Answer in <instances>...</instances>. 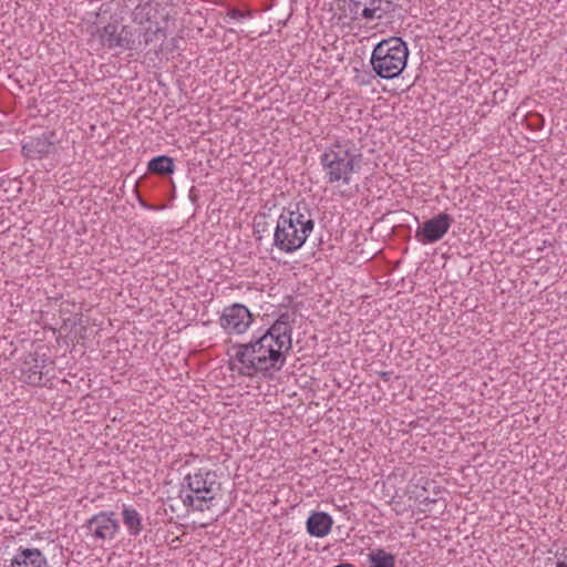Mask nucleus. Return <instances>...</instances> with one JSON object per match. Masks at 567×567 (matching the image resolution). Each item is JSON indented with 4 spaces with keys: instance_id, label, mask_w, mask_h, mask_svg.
<instances>
[{
    "instance_id": "obj_8",
    "label": "nucleus",
    "mask_w": 567,
    "mask_h": 567,
    "mask_svg": "<svg viewBox=\"0 0 567 567\" xmlns=\"http://www.w3.org/2000/svg\"><path fill=\"white\" fill-rule=\"evenodd\" d=\"M97 33L103 47L109 49L137 50L134 33L127 25H118L116 22H111L99 29Z\"/></svg>"
},
{
    "instance_id": "obj_15",
    "label": "nucleus",
    "mask_w": 567,
    "mask_h": 567,
    "mask_svg": "<svg viewBox=\"0 0 567 567\" xmlns=\"http://www.w3.org/2000/svg\"><path fill=\"white\" fill-rule=\"evenodd\" d=\"M122 518L130 536L136 537L142 533L143 519L136 508L123 505Z\"/></svg>"
},
{
    "instance_id": "obj_7",
    "label": "nucleus",
    "mask_w": 567,
    "mask_h": 567,
    "mask_svg": "<svg viewBox=\"0 0 567 567\" xmlns=\"http://www.w3.org/2000/svg\"><path fill=\"white\" fill-rule=\"evenodd\" d=\"M254 319L250 310L243 303H233L224 308L219 324L227 334H243Z\"/></svg>"
},
{
    "instance_id": "obj_4",
    "label": "nucleus",
    "mask_w": 567,
    "mask_h": 567,
    "mask_svg": "<svg viewBox=\"0 0 567 567\" xmlns=\"http://www.w3.org/2000/svg\"><path fill=\"white\" fill-rule=\"evenodd\" d=\"M168 12L157 0L138 3L132 12L137 25V49L148 45L162 47L167 37Z\"/></svg>"
},
{
    "instance_id": "obj_11",
    "label": "nucleus",
    "mask_w": 567,
    "mask_h": 567,
    "mask_svg": "<svg viewBox=\"0 0 567 567\" xmlns=\"http://www.w3.org/2000/svg\"><path fill=\"white\" fill-rule=\"evenodd\" d=\"M453 221L451 215L440 213L417 227L414 237L422 245L434 244L449 233Z\"/></svg>"
},
{
    "instance_id": "obj_19",
    "label": "nucleus",
    "mask_w": 567,
    "mask_h": 567,
    "mask_svg": "<svg viewBox=\"0 0 567 567\" xmlns=\"http://www.w3.org/2000/svg\"><path fill=\"white\" fill-rule=\"evenodd\" d=\"M556 567H567V548L556 554Z\"/></svg>"
},
{
    "instance_id": "obj_14",
    "label": "nucleus",
    "mask_w": 567,
    "mask_h": 567,
    "mask_svg": "<svg viewBox=\"0 0 567 567\" xmlns=\"http://www.w3.org/2000/svg\"><path fill=\"white\" fill-rule=\"evenodd\" d=\"M332 523L329 514L315 512L307 519V532L313 537L322 538L330 533Z\"/></svg>"
},
{
    "instance_id": "obj_1",
    "label": "nucleus",
    "mask_w": 567,
    "mask_h": 567,
    "mask_svg": "<svg viewBox=\"0 0 567 567\" xmlns=\"http://www.w3.org/2000/svg\"><path fill=\"white\" fill-rule=\"evenodd\" d=\"M292 313H281L267 329L257 330L246 343L233 346L230 369L241 377H270L280 371L292 349Z\"/></svg>"
},
{
    "instance_id": "obj_12",
    "label": "nucleus",
    "mask_w": 567,
    "mask_h": 567,
    "mask_svg": "<svg viewBox=\"0 0 567 567\" xmlns=\"http://www.w3.org/2000/svg\"><path fill=\"white\" fill-rule=\"evenodd\" d=\"M4 567H50V564L39 548L20 546Z\"/></svg>"
},
{
    "instance_id": "obj_18",
    "label": "nucleus",
    "mask_w": 567,
    "mask_h": 567,
    "mask_svg": "<svg viewBox=\"0 0 567 567\" xmlns=\"http://www.w3.org/2000/svg\"><path fill=\"white\" fill-rule=\"evenodd\" d=\"M369 567H395V556L382 548H377L368 554Z\"/></svg>"
},
{
    "instance_id": "obj_5",
    "label": "nucleus",
    "mask_w": 567,
    "mask_h": 567,
    "mask_svg": "<svg viewBox=\"0 0 567 567\" xmlns=\"http://www.w3.org/2000/svg\"><path fill=\"white\" fill-rule=\"evenodd\" d=\"M217 477L215 471L206 468L188 473L183 478L178 493L182 504L197 512L209 509L220 491Z\"/></svg>"
},
{
    "instance_id": "obj_13",
    "label": "nucleus",
    "mask_w": 567,
    "mask_h": 567,
    "mask_svg": "<svg viewBox=\"0 0 567 567\" xmlns=\"http://www.w3.org/2000/svg\"><path fill=\"white\" fill-rule=\"evenodd\" d=\"M384 0H350L351 12L354 16H361L365 20L380 19L384 9L382 2Z\"/></svg>"
},
{
    "instance_id": "obj_3",
    "label": "nucleus",
    "mask_w": 567,
    "mask_h": 567,
    "mask_svg": "<svg viewBox=\"0 0 567 567\" xmlns=\"http://www.w3.org/2000/svg\"><path fill=\"white\" fill-rule=\"evenodd\" d=\"M362 154L349 138H339L328 144L319 156L323 181L330 185L347 186L360 169Z\"/></svg>"
},
{
    "instance_id": "obj_9",
    "label": "nucleus",
    "mask_w": 567,
    "mask_h": 567,
    "mask_svg": "<svg viewBox=\"0 0 567 567\" xmlns=\"http://www.w3.org/2000/svg\"><path fill=\"white\" fill-rule=\"evenodd\" d=\"M95 540H112L120 530V523L112 511H102L89 518L84 525Z\"/></svg>"
},
{
    "instance_id": "obj_17",
    "label": "nucleus",
    "mask_w": 567,
    "mask_h": 567,
    "mask_svg": "<svg viewBox=\"0 0 567 567\" xmlns=\"http://www.w3.org/2000/svg\"><path fill=\"white\" fill-rule=\"evenodd\" d=\"M147 169L154 174L168 175L174 173L175 164L172 157L159 155L148 162Z\"/></svg>"
},
{
    "instance_id": "obj_10",
    "label": "nucleus",
    "mask_w": 567,
    "mask_h": 567,
    "mask_svg": "<svg viewBox=\"0 0 567 567\" xmlns=\"http://www.w3.org/2000/svg\"><path fill=\"white\" fill-rule=\"evenodd\" d=\"M61 135L55 131H44L22 145L23 154L32 159H41L58 153Z\"/></svg>"
},
{
    "instance_id": "obj_20",
    "label": "nucleus",
    "mask_w": 567,
    "mask_h": 567,
    "mask_svg": "<svg viewBox=\"0 0 567 567\" xmlns=\"http://www.w3.org/2000/svg\"><path fill=\"white\" fill-rule=\"evenodd\" d=\"M231 16L234 18H241L243 13L239 10H233Z\"/></svg>"
},
{
    "instance_id": "obj_2",
    "label": "nucleus",
    "mask_w": 567,
    "mask_h": 567,
    "mask_svg": "<svg viewBox=\"0 0 567 567\" xmlns=\"http://www.w3.org/2000/svg\"><path fill=\"white\" fill-rule=\"evenodd\" d=\"M315 229V219L306 203L284 207L277 219L272 246L284 254L299 250Z\"/></svg>"
},
{
    "instance_id": "obj_16",
    "label": "nucleus",
    "mask_w": 567,
    "mask_h": 567,
    "mask_svg": "<svg viewBox=\"0 0 567 567\" xmlns=\"http://www.w3.org/2000/svg\"><path fill=\"white\" fill-rule=\"evenodd\" d=\"M21 380L30 385H41L43 380L42 367L37 359L25 360L21 368Z\"/></svg>"
},
{
    "instance_id": "obj_6",
    "label": "nucleus",
    "mask_w": 567,
    "mask_h": 567,
    "mask_svg": "<svg viewBox=\"0 0 567 567\" xmlns=\"http://www.w3.org/2000/svg\"><path fill=\"white\" fill-rule=\"evenodd\" d=\"M409 53L405 41L399 37H390L374 45L370 64L379 78L393 80L399 78L406 68Z\"/></svg>"
}]
</instances>
